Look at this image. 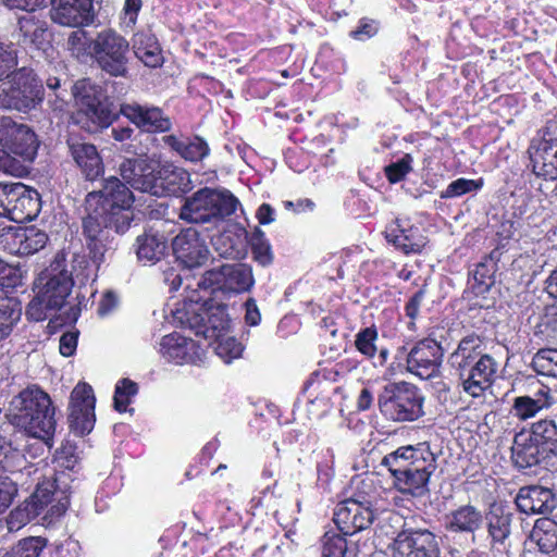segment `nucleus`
Masks as SVG:
<instances>
[{
	"instance_id": "nucleus-1",
	"label": "nucleus",
	"mask_w": 557,
	"mask_h": 557,
	"mask_svg": "<svg viewBox=\"0 0 557 557\" xmlns=\"http://www.w3.org/2000/svg\"><path fill=\"white\" fill-rule=\"evenodd\" d=\"M129 184L116 176H110L99 190L90 191L85 197L83 235L92 262L99 267L106 255L113 251L115 234H124L133 221L135 197Z\"/></svg>"
},
{
	"instance_id": "nucleus-2",
	"label": "nucleus",
	"mask_w": 557,
	"mask_h": 557,
	"mask_svg": "<svg viewBox=\"0 0 557 557\" xmlns=\"http://www.w3.org/2000/svg\"><path fill=\"white\" fill-rule=\"evenodd\" d=\"M458 385L471 397L484 395L494 383L498 362L483 352V342L479 335L465 336L448 359Z\"/></svg>"
},
{
	"instance_id": "nucleus-3",
	"label": "nucleus",
	"mask_w": 557,
	"mask_h": 557,
	"mask_svg": "<svg viewBox=\"0 0 557 557\" xmlns=\"http://www.w3.org/2000/svg\"><path fill=\"white\" fill-rule=\"evenodd\" d=\"M119 173L129 187L154 197H177L194 187L190 174L170 162L156 171L144 159L126 158L119 164Z\"/></svg>"
},
{
	"instance_id": "nucleus-4",
	"label": "nucleus",
	"mask_w": 557,
	"mask_h": 557,
	"mask_svg": "<svg viewBox=\"0 0 557 557\" xmlns=\"http://www.w3.org/2000/svg\"><path fill=\"white\" fill-rule=\"evenodd\" d=\"M382 465L389 470L400 493L423 497L430 491L429 481L436 470V457L426 443H420L397 448L383 458Z\"/></svg>"
},
{
	"instance_id": "nucleus-5",
	"label": "nucleus",
	"mask_w": 557,
	"mask_h": 557,
	"mask_svg": "<svg viewBox=\"0 0 557 557\" xmlns=\"http://www.w3.org/2000/svg\"><path fill=\"white\" fill-rule=\"evenodd\" d=\"M67 478L66 473L60 472L53 480L38 483L35 492L5 518L8 530L18 531L37 517L46 523L62 517L70 505Z\"/></svg>"
},
{
	"instance_id": "nucleus-6",
	"label": "nucleus",
	"mask_w": 557,
	"mask_h": 557,
	"mask_svg": "<svg viewBox=\"0 0 557 557\" xmlns=\"http://www.w3.org/2000/svg\"><path fill=\"white\" fill-rule=\"evenodd\" d=\"M9 421L29 436L49 440L55 430L54 409L47 393L27 387L14 396L7 413Z\"/></svg>"
},
{
	"instance_id": "nucleus-7",
	"label": "nucleus",
	"mask_w": 557,
	"mask_h": 557,
	"mask_svg": "<svg viewBox=\"0 0 557 557\" xmlns=\"http://www.w3.org/2000/svg\"><path fill=\"white\" fill-rule=\"evenodd\" d=\"M36 296L28 304L26 315L33 321L51 319L65 305L73 287V280L66 270L51 267L35 282Z\"/></svg>"
},
{
	"instance_id": "nucleus-8",
	"label": "nucleus",
	"mask_w": 557,
	"mask_h": 557,
	"mask_svg": "<svg viewBox=\"0 0 557 557\" xmlns=\"http://www.w3.org/2000/svg\"><path fill=\"white\" fill-rule=\"evenodd\" d=\"M238 206V199L230 190L203 187L185 198L180 218L188 223L216 226Z\"/></svg>"
},
{
	"instance_id": "nucleus-9",
	"label": "nucleus",
	"mask_w": 557,
	"mask_h": 557,
	"mask_svg": "<svg viewBox=\"0 0 557 557\" xmlns=\"http://www.w3.org/2000/svg\"><path fill=\"white\" fill-rule=\"evenodd\" d=\"M423 401L420 389L404 381L386 384L377 398L380 411L396 422H411L422 417Z\"/></svg>"
},
{
	"instance_id": "nucleus-10",
	"label": "nucleus",
	"mask_w": 557,
	"mask_h": 557,
	"mask_svg": "<svg viewBox=\"0 0 557 557\" xmlns=\"http://www.w3.org/2000/svg\"><path fill=\"white\" fill-rule=\"evenodd\" d=\"M98 66L113 77L128 76L129 42L112 29H104L89 44Z\"/></svg>"
},
{
	"instance_id": "nucleus-11",
	"label": "nucleus",
	"mask_w": 557,
	"mask_h": 557,
	"mask_svg": "<svg viewBox=\"0 0 557 557\" xmlns=\"http://www.w3.org/2000/svg\"><path fill=\"white\" fill-rule=\"evenodd\" d=\"M1 84L7 109L28 112L35 109L44 98L41 83L33 70L15 69Z\"/></svg>"
},
{
	"instance_id": "nucleus-12",
	"label": "nucleus",
	"mask_w": 557,
	"mask_h": 557,
	"mask_svg": "<svg viewBox=\"0 0 557 557\" xmlns=\"http://www.w3.org/2000/svg\"><path fill=\"white\" fill-rule=\"evenodd\" d=\"M255 283L252 270L243 263L222 264L206 271L197 282L202 293L213 295L216 292L243 293Z\"/></svg>"
},
{
	"instance_id": "nucleus-13",
	"label": "nucleus",
	"mask_w": 557,
	"mask_h": 557,
	"mask_svg": "<svg viewBox=\"0 0 557 557\" xmlns=\"http://www.w3.org/2000/svg\"><path fill=\"white\" fill-rule=\"evenodd\" d=\"M189 300L198 306L197 309H193L197 321L191 326L196 329V335L203 336L207 339L223 337L231 322L226 306L205 295H191Z\"/></svg>"
},
{
	"instance_id": "nucleus-14",
	"label": "nucleus",
	"mask_w": 557,
	"mask_h": 557,
	"mask_svg": "<svg viewBox=\"0 0 557 557\" xmlns=\"http://www.w3.org/2000/svg\"><path fill=\"white\" fill-rule=\"evenodd\" d=\"M528 152L535 175L557 180V121L547 122L542 136L531 141Z\"/></svg>"
},
{
	"instance_id": "nucleus-15",
	"label": "nucleus",
	"mask_w": 557,
	"mask_h": 557,
	"mask_svg": "<svg viewBox=\"0 0 557 557\" xmlns=\"http://www.w3.org/2000/svg\"><path fill=\"white\" fill-rule=\"evenodd\" d=\"M96 397L92 387L78 383L71 393L69 406V426L78 436L89 434L95 425Z\"/></svg>"
},
{
	"instance_id": "nucleus-16",
	"label": "nucleus",
	"mask_w": 557,
	"mask_h": 557,
	"mask_svg": "<svg viewBox=\"0 0 557 557\" xmlns=\"http://www.w3.org/2000/svg\"><path fill=\"white\" fill-rule=\"evenodd\" d=\"M0 145L24 161H33L38 149L35 133L27 125L16 123L10 116L0 119Z\"/></svg>"
},
{
	"instance_id": "nucleus-17",
	"label": "nucleus",
	"mask_w": 557,
	"mask_h": 557,
	"mask_svg": "<svg viewBox=\"0 0 557 557\" xmlns=\"http://www.w3.org/2000/svg\"><path fill=\"white\" fill-rule=\"evenodd\" d=\"M387 520L403 527L394 539V547L399 555L405 552H441L437 536L431 530L412 527L395 511L387 513Z\"/></svg>"
},
{
	"instance_id": "nucleus-18",
	"label": "nucleus",
	"mask_w": 557,
	"mask_h": 557,
	"mask_svg": "<svg viewBox=\"0 0 557 557\" xmlns=\"http://www.w3.org/2000/svg\"><path fill=\"white\" fill-rule=\"evenodd\" d=\"M73 95L81 111L98 127L108 126L112 121V112L104 101L101 87L89 79H82L73 86Z\"/></svg>"
},
{
	"instance_id": "nucleus-19",
	"label": "nucleus",
	"mask_w": 557,
	"mask_h": 557,
	"mask_svg": "<svg viewBox=\"0 0 557 557\" xmlns=\"http://www.w3.org/2000/svg\"><path fill=\"white\" fill-rule=\"evenodd\" d=\"M375 519L370 502L348 498L337 504L334 522L344 535H352L368 529Z\"/></svg>"
},
{
	"instance_id": "nucleus-20",
	"label": "nucleus",
	"mask_w": 557,
	"mask_h": 557,
	"mask_svg": "<svg viewBox=\"0 0 557 557\" xmlns=\"http://www.w3.org/2000/svg\"><path fill=\"white\" fill-rule=\"evenodd\" d=\"M490 548L497 553H507L510 548V535L513 513L509 507L493 503L483 515Z\"/></svg>"
},
{
	"instance_id": "nucleus-21",
	"label": "nucleus",
	"mask_w": 557,
	"mask_h": 557,
	"mask_svg": "<svg viewBox=\"0 0 557 557\" xmlns=\"http://www.w3.org/2000/svg\"><path fill=\"white\" fill-rule=\"evenodd\" d=\"M441 345L431 338L418 342L408 352L407 370L423 380L438 374L443 361Z\"/></svg>"
},
{
	"instance_id": "nucleus-22",
	"label": "nucleus",
	"mask_w": 557,
	"mask_h": 557,
	"mask_svg": "<svg viewBox=\"0 0 557 557\" xmlns=\"http://www.w3.org/2000/svg\"><path fill=\"white\" fill-rule=\"evenodd\" d=\"M172 248L177 261L187 269L203 265L210 257L205 239L191 227L183 230L174 237Z\"/></svg>"
},
{
	"instance_id": "nucleus-23",
	"label": "nucleus",
	"mask_w": 557,
	"mask_h": 557,
	"mask_svg": "<svg viewBox=\"0 0 557 557\" xmlns=\"http://www.w3.org/2000/svg\"><path fill=\"white\" fill-rule=\"evenodd\" d=\"M120 113L138 128L148 133H164L172 127L170 117L158 107L124 103L121 104Z\"/></svg>"
},
{
	"instance_id": "nucleus-24",
	"label": "nucleus",
	"mask_w": 557,
	"mask_h": 557,
	"mask_svg": "<svg viewBox=\"0 0 557 557\" xmlns=\"http://www.w3.org/2000/svg\"><path fill=\"white\" fill-rule=\"evenodd\" d=\"M8 219L23 223L35 219L41 209L38 191L23 183H12Z\"/></svg>"
},
{
	"instance_id": "nucleus-25",
	"label": "nucleus",
	"mask_w": 557,
	"mask_h": 557,
	"mask_svg": "<svg viewBox=\"0 0 557 557\" xmlns=\"http://www.w3.org/2000/svg\"><path fill=\"white\" fill-rule=\"evenodd\" d=\"M553 403L550 388L537 384L529 394L515 397L509 412L513 418L527 421L534 418L540 411L549 408Z\"/></svg>"
},
{
	"instance_id": "nucleus-26",
	"label": "nucleus",
	"mask_w": 557,
	"mask_h": 557,
	"mask_svg": "<svg viewBox=\"0 0 557 557\" xmlns=\"http://www.w3.org/2000/svg\"><path fill=\"white\" fill-rule=\"evenodd\" d=\"M94 0H58L51 11L53 22L70 27H79L92 22Z\"/></svg>"
},
{
	"instance_id": "nucleus-27",
	"label": "nucleus",
	"mask_w": 557,
	"mask_h": 557,
	"mask_svg": "<svg viewBox=\"0 0 557 557\" xmlns=\"http://www.w3.org/2000/svg\"><path fill=\"white\" fill-rule=\"evenodd\" d=\"M385 238L405 253L420 252L426 244L425 237L420 233L419 227L399 219L386 226Z\"/></svg>"
},
{
	"instance_id": "nucleus-28",
	"label": "nucleus",
	"mask_w": 557,
	"mask_h": 557,
	"mask_svg": "<svg viewBox=\"0 0 557 557\" xmlns=\"http://www.w3.org/2000/svg\"><path fill=\"white\" fill-rule=\"evenodd\" d=\"M67 147L71 157L87 180L94 181L103 173L102 159L92 144L70 137Z\"/></svg>"
},
{
	"instance_id": "nucleus-29",
	"label": "nucleus",
	"mask_w": 557,
	"mask_h": 557,
	"mask_svg": "<svg viewBox=\"0 0 557 557\" xmlns=\"http://www.w3.org/2000/svg\"><path fill=\"white\" fill-rule=\"evenodd\" d=\"M518 509L524 513H547L555 508V496L549 488L524 486L515 498Z\"/></svg>"
},
{
	"instance_id": "nucleus-30",
	"label": "nucleus",
	"mask_w": 557,
	"mask_h": 557,
	"mask_svg": "<svg viewBox=\"0 0 557 557\" xmlns=\"http://www.w3.org/2000/svg\"><path fill=\"white\" fill-rule=\"evenodd\" d=\"M483 515L484 512L471 504L459 506L446 515L445 528L451 533L471 534L474 541L475 532L484 523Z\"/></svg>"
},
{
	"instance_id": "nucleus-31",
	"label": "nucleus",
	"mask_w": 557,
	"mask_h": 557,
	"mask_svg": "<svg viewBox=\"0 0 557 557\" xmlns=\"http://www.w3.org/2000/svg\"><path fill=\"white\" fill-rule=\"evenodd\" d=\"M162 140L172 151L189 162L201 161L210 152L207 141L199 136L178 137L171 134L164 136Z\"/></svg>"
},
{
	"instance_id": "nucleus-32",
	"label": "nucleus",
	"mask_w": 557,
	"mask_h": 557,
	"mask_svg": "<svg viewBox=\"0 0 557 557\" xmlns=\"http://www.w3.org/2000/svg\"><path fill=\"white\" fill-rule=\"evenodd\" d=\"M132 48L136 58L148 67L156 69L164 62L160 44L150 32L136 33L132 39Z\"/></svg>"
},
{
	"instance_id": "nucleus-33",
	"label": "nucleus",
	"mask_w": 557,
	"mask_h": 557,
	"mask_svg": "<svg viewBox=\"0 0 557 557\" xmlns=\"http://www.w3.org/2000/svg\"><path fill=\"white\" fill-rule=\"evenodd\" d=\"M194 348V341L174 332L161 338L158 351L165 360L182 364L193 359L190 351Z\"/></svg>"
},
{
	"instance_id": "nucleus-34",
	"label": "nucleus",
	"mask_w": 557,
	"mask_h": 557,
	"mask_svg": "<svg viewBox=\"0 0 557 557\" xmlns=\"http://www.w3.org/2000/svg\"><path fill=\"white\" fill-rule=\"evenodd\" d=\"M534 436L529 432L516 434L511 447V458L520 469L531 468L540 462L541 448Z\"/></svg>"
},
{
	"instance_id": "nucleus-35",
	"label": "nucleus",
	"mask_w": 557,
	"mask_h": 557,
	"mask_svg": "<svg viewBox=\"0 0 557 557\" xmlns=\"http://www.w3.org/2000/svg\"><path fill=\"white\" fill-rule=\"evenodd\" d=\"M136 255L144 264H154L165 256L168 242L162 234L144 233L136 238Z\"/></svg>"
},
{
	"instance_id": "nucleus-36",
	"label": "nucleus",
	"mask_w": 557,
	"mask_h": 557,
	"mask_svg": "<svg viewBox=\"0 0 557 557\" xmlns=\"http://www.w3.org/2000/svg\"><path fill=\"white\" fill-rule=\"evenodd\" d=\"M47 23L33 14L18 18V42L25 47L41 48L48 40Z\"/></svg>"
},
{
	"instance_id": "nucleus-37",
	"label": "nucleus",
	"mask_w": 557,
	"mask_h": 557,
	"mask_svg": "<svg viewBox=\"0 0 557 557\" xmlns=\"http://www.w3.org/2000/svg\"><path fill=\"white\" fill-rule=\"evenodd\" d=\"M22 306L15 298H0V342L10 336L21 320Z\"/></svg>"
},
{
	"instance_id": "nucleus-38",
	"label": "nucleus",
	"mask_w": 557,
	"mask_h": 557,
	"mask_svg": "<svg viewBox=\"0 0 557 557\" xmlns=\"http://www.w3.org/2000/svg\"><path fill=\"white\" fill-rule=\"evenodd\" d=\"M529 433L543 446V450L557 455V416L554 420L544 419L533 423Z\"/></svg>"
},
{
	"instance_id": "nucleus-39",
	"label": "nucleus",
	"mask_w": 557,
	"mask_h": 557,
	"mask_svg": "<svg viewBox=\"0 0 557 557\" xmlns=\"http://www.w3.org/2000/svg\"><path fill=\"white\" fill-rule=\"evenodd\" d=\"M495 253L496 251H493L490 256L484 257L472 272L473 280L479 285L480 293L486 292L494 284V274L497 271V258Z\"/></svg>"
},
{
	"instance_id": "nucleus-40",
	"label": "nucleus",
	"mask_w": 557,
	"mask_h": 557,
	"mask_svg": "<svg viewBox=\"0 0 557 557\" xmlns=\"http://www.w3.org/2000/svg\"><path fill=\"white\" fill-rule=\"evenodd\" d=\"M24 456L22 453L12 447V445L0 438V478L9 479L3 475L5 472H15L21 470Z\"/></svg>"
},
{
	"instance_id": "nucleus-41",
	"label": "nucleus",
	"mask_w": 557,
	"mask_h": 557,
	"mask_svg": "<svg viewBox=\"0 0 557 557\" xmlns=\"http://www.w3.org/2000/svg\"><path fill=\"white\" fill-rule=\"evenodd\" d=\"M351 554L343 533L330 531L323 535L322 557H350Z\"/></svg>"
},
{
	"instance_id": "nucleus-42",
	"label": "nucleus",
	"mask_w": 557,
	"mask_h": 557,
	"mask_svg": "<svg viewBox=\"0 0 557 557\" xmlns=\"http://www.w3.org/2000/svg\"><path fill=\"white\" fill-rule=\"evenodd\" d=\"M249 244L255 261L262 267H267L272 263L273 253L271 245L260 228H256L253 234L250 236Z\"/></svg>"
},
{
	"instance_id": "nucleus-43",
	"label": "nucleus",
	"mask_w": 557,
	"mask_h": 557,
	"mask_svg": "<svg viewBox=\"0 0 557 557\" xmlns=\"http://www.w3.org/2000/svg\"><path fill=\"white\" fill-rule=\"evenodd\" d=\"M532 366L536 372L557 379V349H540L533 357Z\"/></svg>"
},
{
	"instance_id": "nucleus-44",
	"label": "nucleus",
	"mask_w": 557,
	"mask_h": 557,
	"mask_svg": "<svg viewBox=\"0 0 557 557\" xmlns=\"http://www.w3.org/2000/svg\"><path fill=\"white\" fill-rule=\"evenodd\" d=\"M214 250L225 259H239L244 256L243 247L237 243L232 234L222 233L212 238Z\"/></svg>"
},
{
	"instance_id": "nucleus-45",
	"label": "nucleus",
	"mask_w": 557,
	"mask_h": 557,
	"mask_svg": "<svg viewBox=\"0 0 557 557\" xmlns=\"http://www.w3.org/2000/svg\"><path fill=\"white\" fill-rule=\"evenodd\" d=\"M46 547V540L42 537H27L21 540L3 557H40Z\"/></svg>"
},
{
	"instance_id": "nucleus-46",
	"label": "nucleus",
	"mask_w": 557,
	"mask_h": 557,
	"mask_svg": "<svg viewBox=\"0 0 557 557\" xmlns=\"http://www.w3.org/2000/svg\"><path fill=\"white\" fill-rule=\"evenodd\" d=\"M22 240L24 242L22 247V255L28 256L36 253L45 248L48 242V235L35 226L23 227Z\"/></svg>"
},
{
	"instance_id": "nucleus-47",
	"label": "nucleus",
	"mask_w": 557,
	"mask_h": 557,
	"mask_svg": "<svg viewBox=\"0 0 557 557\" xmlns=\"http://www.w3.org/2000/svg\"><path fill=\"white\" fill-rule=\"evenodd\" d=\"M137 393V383L129 379L120 380L115 386L114 392V408L120 412L126 411L132 397H134Z\"/></svg>"
},
{
	"instance_id": "nucleus-48",
	"label": "nucleus",
	"mask_w": 557,
	"mask_h": 557,
	"mask_svg": "<svg viewBox=\"0 0 557 557\" xmlns=\"http://www.w3.org/2000/svg\"><path fill=\"white\" fill-rule=\"evenodd\" d=\"M377 331L374 327H366L356 334L355 346L367 358L374 357L377 348Z\"/></svg>"
},
{
	"instance_id": "nucleus-49",
	"label": "nucleus",
	"mask_w": 557,
	"mask_h": 557,
	"mask_svg": "<svg viewBox=\"0 0 557 557\" xmlns=\"http://www.w3.org/2000/svg\"><path fill=\"white\" fill-rule=\"evenodd\" d=\"M23 227H5L2 230L0 234V244L3 246L5 250H8L11 255H22L23 247Z\"/></svg>"
},
{
	"instance_id": "nucleus-50",
	"label": "nucleus",
	"mask_w": 557,
	"mask_h": 557,
	"mask_svg": "<svg viewBox=\"0 0 557 557\" xmlns=\"http://www.w3.org/2000/svg\"><path fill=\"white\" fill-rule=\"evenodd\" d=\"M91 41L92 39L87 36V33L84 29L77 28L69 35L67 48L74 57L82 59L90 55L89 44Z\"/></svg>"
},
{
	"instance_id": "nucleus-51",
	"label": "nucleus",
	"mask_w": 557,
	"mask_h": 557,
	"mask_svg": "<svg viewBox=\"0 0 557 557\" xmlns=\"http://www.w3.org/2000/svg\"><path fill=\"white\" fill-rule=\"evenodd\" d=\"M482 187V181L468 178H458L451 182L445 190L441 193L442 199L455 198L471 191L479 190Z\"/></svg>"
},
{
	"instance_id": "nucleus-52",
	"label": "nucleus",
	"mask_w": 557,
	"mask_h": 557,
	"mask_svg": "<svg viewBox=\"0 0 557 557\" xmlns=\"http://www.w3.org/2000/svg\"><path fill=\"white\" fill-rule=\"evenodd\" d=\"M17 66V54L13 45L0 41V82L5 79Z\"/></svg>"
},
{
	"instance_id": "nucleus-53",
	"label": "nucleus",
	"mask_w": 557,
	"mask_h": 557,
	"mask_svg": "<svg viewBox=\"0 0 557 557\" xmlns=\"http://www.w3.org/2000/svg\"><path fill=\"white\" fill-rule=\"evenodd\" d=\"M216 346V354L225 361L231 362L233 359L240 357L243 346L233 337H221Z\"/></svg>"
},
{
	"instance_id": "nucleus-54",
	"label": "nucleus",
	"mask_w": 557,
	"mask_h": 557,
	"mask_svg": "<svg viewBox=\"0 0 557 557\" xmlns=\"http://www.w3.org/2000/svg\"><path fill=\"white\" fill-rule=\"evenodd\" d=\"M54 461L60 468L73 470L78 461L75 446L69 443L63 445L55 451Z\"/></svg>"
},
{
	"instance_id": "nucleus-55",
	"label": "nucleus",
	"mask_w": 557,
	"mask_h": 557,
	"mask_svg": "<svg viewBox=\"0 0 557 557\" xmlns=\"http://www.w3.org/2000/svg\"><path fill=\"white\" fill-rule=\"evenodd\" d=\"M410 157L406 156L395 163L389 164L385 168L386 177L391 183L400 182L410 171Z\"/></svg>"
},
{
	"instance_id": "nucleus-56",
	"label": "nucleus",
	"mask_w": 557,
	"mask_h": 557,
	"mask_svg": "<svg viewBox=\"0 0 557 557\" xmlns=\"http://www.w3.org/2000/svg\"><path fill=\"white\" fill-rule=\"evenodd\" d=\"M16 493V485L11 479L0 478V513L11 505Z\"/></svg>"
},
{
	"instance_id": "nucleus-57",
	"label": "nucleus",
	"mask_w": 557,
	"mask_h": 557,
	"mask_svg": "<svg viewBox=\"0 0 557 557\" xmlns=\"http://www.w3.org/2000/svg\"><path fill=\"white\" fill-rule=\"evenodd\" d=\"M377 27L373 21L361 20L360 25L350 32V36L357 40H366L374 36Z\"/></svg>"
},
{
	"instance_id": "nucleus-58",
	"label": "nucleus",
	"mask_w": 557,
	"mask_h": 557,
	"mask_svg": "<svg viewBox=\"0 0 557 557\" xmlns=\"http://www.w3.org/2000/svg\"><path fill=\"white\" fill-rule=\"evenodd\" d=\"M77 338L76 332L64 333L60 338V354L64 357L72 356L76 350Z\"/></svg>"
},
{
	"instance_id": "nucleus-59",
	"label": "nucleus",
	"mask_w": 557,
	"mask_h": 557,
	"mask_svg": "<svg viewBox=\"0 0 557 557\" xmlns=\"http://www.w3.org/2000/svg\"><path fill=\"white\" fill-rule=\"evenodd\" d=\"M424 299V290L419 289L406 304L405 306V312L408 318H410L411 321H413L420 310V306Z\"/></svg>"
},
{
	"instance_id": "nucleus-60",
	"label": "nucleus",
	"mask_w": 557,
	"mask_h": 557,
	"mask_svg": "<svg viewBox=\"0 0 557 557\" xmlns=\"http://www.w3.org/2000/svg\"><path fill=\"white\" fill-rule=\"evenodd\" d=\"M3 5L9 9H17L24 11H34L42 5L46 0H0Z\"/></svg>"
},
{
	"instance_id": "nucleus-61",
	"label": "nucleus",
	"mask_w": 557,
	"mask_h": 557,
	"mask_svg": "<svg viewBox=\"0 0 557 557\" xmlns=\"http://www.w3.org/2000/svg\"><path fill=\"white\" fill-rule=\"evenodd\" d=\"M245 321L251 326H256L261 321V314L253 298H248L245 302Z\"/></svg>"
},
{
	"instance_id": "nucleus-62",
	"label": "nucleus",
	"mask_w": 557,
	"mask_h": 557,
	"mask_svg": "<svg viewBox=\"0 0 557 557\" xmlns=\"http://www.w3.org/2000/svg\"><path fill=\"white\" fill-rule=\"evenodd\" d=\"M140 8L141 0H125L123 10L128 24H135Z\"/></svg>"
},
{
	"instance_id": "nucleus-63",
	"label": "nucleus",
	"mask_w": 557,
	"mask_h": 557,
	"mask_svg": "<svg viewBox=\"0 0 557 557\" xmlns=\"http://www.w3.org/2000/svg\"><path fill=\"white\" fill-rule=\"evenodd\" d=\"M117 305V298L112 292H107L101 298L98 307V313L106 315L112 311Z\"/></svg>"
},
{
	"instance_id": "nucleus-64",
	"label": "nucleus",
	"mask_w": 557,
	"mask_h": 557,
	"mask_svg": "<svg viewBox=\"0 0 557 557\" xmlns=\"http://www.w3.org/2000/svg\"><path fill=\"white\" fill-rule=\"evenodd\" d=\"M181 274L173 268H168L163 271V282L169 285L170 290L174 292L182 285Z\"/></svg>"
}]
</instances>
